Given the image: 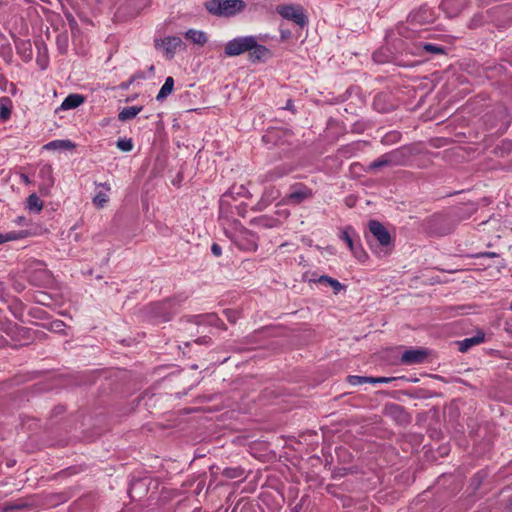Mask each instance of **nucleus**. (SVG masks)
Here are the masks:
<instances>
[{
	"label": "nucleus",
	"mask_w": 512,
	"mask_h": 512,
	"mask_svg": "<svg viewBox=\"0 0 512 512\" xmlns=\"http://www.w3.org/2000/svg\"><path fill=\"white\" fill-rule=\"evenodd\" d=\"M29 315L32 316L33 318L40 320L48 319V313L40 307L31 308L29 311Z\"/></svg>",
	"instance_id": "obj_39"
},
{
	"label": "nucleus",
	"mask_w": 512,
	"mask_h": 512,
	"mask_svg": "<svg viewBox=\"0 0 512 512\" xmlns=\"http://www.w3.org/2000/svg\"><path fill=\"white\" fill-rule=\"evenodd\" d=\"M289 170H286V169H283V168H280V167H277L275 168L271 173V178H280L286 174H288Z\"/></svg>",
	"instance_id": "obj_44"
},
{
	"label": "nucleus",
	"mask_w": 512,
	"mask_h": 512,
	"mask_svg": "<svg viewBox=\"0 0 512 512\" xmlns=\"http://www.w3.org/2000/svg\"><path fill=\"white\" fill-rule=\"evenodd\" d=\"M356 251H357V255H355V256H356L357 258H359L360 260L362 259V256H363L364 258H367V254H366L365 252H363L362 250L358 251V250L356 249Z\"/></svg>",
	"instance_id": "obj_59"
},
{
	"label": "nucleus",
	"mask_w": 512,
	"mask_h": 512,
	"mask_svg": "<svg viewBox=\"0 0 512 512\" xmlns=\"http://www.w3.org/2000/svg\"><path fill=\"white\" fill-rule=\"evenodd\" d=\"M156 402H157V399L155 398V394H152L151 396H149L148 400L146 401V406H148L150 408Z\"/></svg>",
	"instance_id": "obj_53"
},
{
	"label": "nucleus",
	"mask_w": 512,
	"mask_h": 512,
	"mask_svg": "<svg viewBox=\"0 0 512 512\" xmlns=\"http://www.w3.org/2000/svg\"><path fill=\"white\" fill-rule=\"evenodd\" d=\"M245 471L242 467H227L223 469L222 475L228 479L240 478L244 475Z\"/></svg>",
	"instance_id": "obj_27"
},
{
	"label": "nucleus",
	"mask_w": 512,
	"mask_h": 512,
	"mask_svg": "<svg viewBox=\"0 0 512 512\" xmlns=\"http://www.w3.org/2000/svg\"><path fill=\"white\" fill-rule=\"evenodd\" d=\"M31 505L24 501L23 499H19L14 503H3L0 504V512H13L16 510H22L26 508H30Z\"/></svg>",
	"instance_id": "obj_21"
},
{
	"label": "nucleus",
	"mask_w": 512,
	"mask_h": 512,
	"mask_svg": "<svg viewBox=\"0 0 512 512\" xmlns=\"http://www.w3.org/2000/svg\"><path fill=\"white\" fill-rule=\"evenodd\" d=\"M428 354V350L423 348L406 350L402 354L401 361L405 364L423 363L427 358Z\"/></svg>",
	"instance_id": "obj_13"
},
{
	"label": "nucleus",
	"mask_w": 512,
	"mask_h": 512,
	"mask_svg": "<svg viewBox=\"0 0 512 512\" xmlns=\"http://www.w3.org/2000/svg\"><path fill=\"white\" fill-rule=\"evenodd\" d=\"M383 167H391L387 153L383 154L378 159L369 163V165L366 168V171L375 172L376 170L381 169Z\"/></svg>",
	"instance_id": "obj_22"
},
{
	"label": "nucleus",
	"mask_w": 512,
	"mask_h": 512,
	"mask_svg": "<svg viewBox=\"0 0 512 512\" xmlns=\"http://www.w3.org/2000/svg\"><path fill=\"white\" fill-rule=\"evenodd\" d=\"M280 32H281V39L282 40H287L291 36V32L289 30H281Z\"/></svg>",
	"instance_id": "obj_55"
},
{
	"label": "nucleus",
	"mask_w": 512,
	"mask_h": 512,
	"mask_svg": "<svg viewBox=\"0 0 512 512\" xmlns=\"http://www.w3.org/2000/svg\"><path fill=\"white\" fill-rule=\"evenodd\" d=\"M108 201V196L102 192L99 191L93 198V204L98 207L102 208L104 207V204Z\"/></svg>",
	"instance_id": "obj_41"
},
{
	"label": "nucleus",
	"mask_w": 512,
	"mask_h": 512,
	"mask_svg": "<svg viewBox=\"0 0 512 512\" xmlns=\"http://www.w3.org/2000/svg\"><path fill=\"white\" fill-rule=\"evenodd\" d=\"M204 7L213 16L230 18L243 12L247 4L243 0H207Z\"/></svg>",
	"instance_id": "obj_2"
},
{
	"label": "nucleus",
	"mask_w": 512,
	"mask_h": 512,
	"mask_svg": "<svg viewBox=\"0 0 512 512\" xmlns=\"http://www.w3.org/2000/svg\"><path fill=\"white\" fill-rule=\"evenodd\" d=\"M116 145L117 147L124 151V152H129L133 149V143H132V140L131 139H127V138H120L117 140L116 142Z\"/></svg>",
	"instance_id": "obj_37"
},
{
	"label": "nucleus",
	"mask_w": 512,
	"mask_h": 512,
	"mask_svg": "<svg viewBox=\"0 0 512 512\" xmlns=\"http://www.w3.org/2000/svg\"><path fill=\"white\" fill-rule=\"evenodd\" d=\"M347 382L353 386L362 385L365 383L373 384V377L349 375L347 377Z\"/></svg>",
	"instance_id": "obj_29"
},
{
	"label": "nucleus",
	"mask_w": 512,
	"mask_h": 512,
	"mask_svg": "<svg viewBox=\"0 0 512 512\" xmlns=\"http://www.w3.org/2000/svg\"><path fill=\"white\" fill-rule=\"evenodd\" d=\"M347 474V469L346 468H342L340 469L338 472H335L333 473V478H337V477H343Z\"/></svg>",
	"instance_id": "obj_54"
},
{
	"label": "nucleus",
	"mask_w": 512,
	"mask_h": 512,
	"mask_svg": "<svg viewBox=\"0 0 512 512\" xmlns=\"http://www.w3.org/2000/svg\"><path fill=\"white\" fill-rule=\"evenodd\" d=\"M305 501V498H301V500L299 501V503H297L293 509H292V512H300V510L302 509V506H303V503Z\"/></svg>",
	"instance_id": "obj_52"
},
{
	"label": "nucleus",
	"mask_w": 512,
	"mask_h": 512,
	"mask_svg": "<svg viewBox=\"0 0 512 512\" xmlns=\"http://www.w3.org/2000/svg\"><path fill=\"white\" fill-rule=\"evenodd\" d=\"M498 256H499V254L495 253V252H479V253L468 255V257H471V258H482V257L495 258Z\"/></svg>",
	"instance_id": "obj_43"
},
{
	"label": "nucleus",
	"mask_w": 512,
	"mask_h": 512,
	"mask_svg": "<svg viewBox=\"0 0 512 512\" xmlns=\"http://www.w3.org/2000/svg\"><path fill=\"white\" fill-rule=\"evenodd\" d=\"M396 378L394 377H373V384L376 383H390L394 381Z\"/></svg>",
	"instance_id": "obj_47"
},
{
	"label": "nucleus",
	"mask_w": 512,
	"mask_h": 512,
	"mask_svg": "<svg viewBox=\"0 0 512 512\" xmlns=\"http://www.w3.org/2000/svg\"><path fill=\"white\" fill-rule=\"evenodd\" d=\"M211 252L214 256L219 257L222 254V248L219 244L213 243L211 246Z\"/></svg>",
	"instance_id": "obj_49"
},
{
	"label": "nucleus",
	"mask_w": 512,
	"mask_h": 512,
	"mask_svg": "<svg viewBox=\"0 0 512 512\" xmlns=\"http://www.w3.org/2000/svg\"><path fill=\"white\" fill-rule=\"evenodd\" d=\"M40 177L43 179V182H49V185L54 184V178L52 175V167L50 165H44L41 167L39 171Z\"/></svg>",
	"instance_id": "obj_30"
},
{
	"label": "nucleus",
	"mask_w": 512,
	"mask_h": 512,
	"mask_svg": "<svg viewBox=\"0 0 512 512\" xmlns=\"http://www.w3.org/2000/svg\"><path fill=\"white\" fill-rule=\"evenodd\" d=\"M468 216L459 207L451 208L446 213L433 214L427 221L429 230L437 235H447L454 231L455 227Z\"/></svg>",
	"instance_id": "obj_1"
},
{
	"label": "nucleus",
	"mask_w": 512,
	"mask_h": 512,
	"mask_svg": "<svg viewBox=\"0 0 512 512\" xmlns=\"http://www.w3.org/2000/svg\"><path fill=\"white\" fill-rule=\"evenodd\" d=\"M418 151L414 145H404L387 153L391 166H405Z\"/></svg>",
	"instance_id": "obj_6"
},
{
	"label": "nucleus",
	"mask_w": 512,
	"mask_h": 512,
	"mask_svg": "<svg viewBox=\"0 0 512 512\" xmlns=\"http://www.w3.org/2000/svg\"><path fill=\"white\" fill-rule=\"evenodd\" d=\"M70 498L71 494L69 492H60L51 495V500H53L55 504L65 503Z\"/></svg>",
	"instance_id": "obj_40"
},
{
	"label": "nucleus",
	"mask_w": 512,
	"mask_h": 512,
	"mask_svg": "<svg viewBox=\"0 0 512 512\" xmlns=\"http://www.w3.org/2000/svg\"><path fill=\"white\" fill-rule=\"evenodd\" d=\"M255 36H241L228 41L224 46V54L227 57L239 56L248 53Z\"/></svg>",
	"instance_id": "obj_5"
},
{
	"label": "nucleus",
	"mask_w": 512,
	"mask_h": 512,
	"mask_svg": "<svg viewBox=\"0 0 512 512\" xmlns=\"http://www.w3.org/2000/svg\"><path fill=\"white\" fill-rule=\"evenodd\" d=\"M23 237H24V232L23 231H21V232H9V233H5V234L0 233V245L5 243V242H8V241H13V240L21 239Z\"/></svg>",
	"instance_id": "obj_33"
},
{
	"label": "nucleus",
	"mask_w": 512,
	"mask_h": 512,
	"mask_svg": "<svg viewBox=\"0 0 512 512\" xmlns=\"http://www.w3.org/2000/svg\"><path fill=\"white\" fill-rule=\"evenodd\" d=\"M238 512H257V505L251 501L241 499L236 503Z\"/></svg>",
	"instance_id": "obj_28"
},
{
	"label": "nucleus",
	"mask_w": 512,
	"mask_h": 512,
	"mask_svg": "<svg viewBox=\"0 0 512 512\" xmlns=\"http://www.w3.org/2000/svg\"><path fill=\"white\" fill-rule=\"evenodd\" d=\"M194 343L199 345H210L212 343V339L208 336H203L194 340Z\"/></svg>",
	"instance_id": "obj_46"
},
{
	"label": "nucleus",
	"mask_w": 512,
	"mask_h": 512,
	"mask_svg": "<svg viewBox=\"0 0 512 512\" xmlns=\"http://www.w3.org/2000/svg\"><path fill=\"white\" fill-rule=\"evenodd\" d=\"M313 191L302 183H296L291 186L290 191L285 196V200L288 204L299 205L304 201L313 197Z\"/></svg>",
	"instance_id": "obj_7"
},
{
	"label": "nucleus",
	"mask_w": 512,
	"mask_h": 512,
	"mask_svg": "<svg viewBox=\"0 0 512 512\" xmlns=\"http://www.w3.org/2000/svg\"><path fill=\"white\" fill-rule=\"evenodd\" d=\"M411 23L427 24L433 22V13L427 5L420 6L417 10L410 13L408 17Z\"/></svg>",
	"instance_id": "obj_12"
},
{
	"label": "nucleus",
	"mask_w": 512,
	"mask_h": 512,
	"mask_svg": "<svg viewBox=\"0 0 512 512\" xmlns=\"http://www.w3.org/2000/svg\"><path fill=\"white\" fill-rule=\"evenodd\" d=\"M334 487H335V486H334V485H331V484L327 485V486H326V490H327V492H328V493H333V488H334Z\"/></svg>",
	"instance_id": "obj_64"
},
{
	"label": "nucleus",
	"mask_w": 512,
	"mask_h": 512,
	"mask_svg": "<svg viewBox=\"0 0 512 512\" xmlns=\"http://www.w3.org/2000/svg\"><path fill=\"white\" fill-rule=\"evenodd\" d=\"M13 288H14V290H15L16 292L21 293L22 291H24V290H25V285H24V283H22V282H20V281L15 280V281L13 282Z\"/></svg>",
	"instance_id": "obj_50"
},
{
	"label": "nucleus",
	"mask_w": 512,
	"mask_h": 512,
	"mask_svg": "<svg viewBox=\"0 0 512 512\" xmlns=\"http://www.w3.org/2000/svg\"><path fill=\"white\" fill-rule=\"evenodd\" d=\"M422 49L424 52L431 54H445L444 47L432 43H424Z\"/></svg>",
	"instance_id": "obj_34"
},
{
	"label": "nucleus",
	"mask_w": 512,
	"mask_h": 512,
	"mask_svg": "<svg viewBox=\"0 0 512 512\" xmlns=\"http://www.w3.org/2000/svg\"><path fill=\"white\" fill-rule=\"evenodd\" d=\"M53 185H49V182H43V184L40 185L39 191L42 196H47L50 193V188Z\"/></svg>",
	"instance_id": "obj_45"
},
{
	"label": "nucleus",
	"mask_w": 512,
	"mask_h": 512,
	"mask_svg": "<svg viewBox=\"0 0 512 512\" xmlns=\"http://www.w3.org/2000/svg\"><path fill=\"white\" fill-rule=\"evenodd\" d=\"M165 354H171L177 358L184 353L181 351V347L179 345L167 342L165 343Z\"/></svg>",
	"instance_id": "obj_36"
},
{
	"label": "nucleus",
	"mask_w": 512,
	"mask_h": 512,
	"mask_svg": "<svg viewBox=\"0 0 512 512\" xmlns=\"http://www.w3.org/2000/svg\"><path fill=\"white\" fill-rule=\"evenodd\" d=\"M142 77H144V76H143V74H137V75H135L134 77H132L128 82H124V83H122V84L120 85V88H121V89H127V88L130 86V84H131V83H132L136 78H142Z\"/></svg>",
	"instance_id": "obj_51"
},
{
	"label": "nucleus",
	"mask_w": 512,
	"mask_h": 512,
	"mask_svg": "<svg viewBox=\"0 0 512 512\" xmlns=\"http://www.w3.org/2000/svg\"><path fill=\"white\" fill-rule=\"evenodd\" d=\"M28 281L38 287H48L53 283V276L46 268H37L29 271Z\"/></svg>",
	"instance_id": "obj_10"
},
{
	"label": "nucleus",
	"mask_w": 512,
	"mask_h": 512,
	"mask_svg": "<svg viewBox=\"0 0 512 512\" xmlns=\"http://www.w3.org/2000/svg\"><path fill=\"white\" fill-rule=\"evenodd\" d=\"M349 230H352V228L350 226L342 231L340 238L343 241L346 242V244L348 245L349 249L354 253V255H357V251H356V248L354 246L353 239H352V237L349 234Z\"/></svg>",
	"instance_id": "obj_31"
},
{
	"label": "nucleus",
	"mask_w": 512,
	"mask_h": 512,
	"mask_svg": "<svg viewBox=\"0 0 512 512\" xmlns=\"http://www.w3.org/2000/svg\"><path fill=\"white\" fill-rule=\"evenodd\" d=\"M85 102V96L81 94H69L62 102L59 109L70 110L75 109Z\"/></svg>",
	"instance_id": "obj_17"
},
{
	"label": "nucleus",
	"mask_w": 512,
	"mask_h": 512,
	"mask_svg": "<svg viewBox=\"0 0 512 512\" xmlns=\"http://www.w3.org/2000/svg\"><path fill=\"white\" fill-rule=\"evenodd\" d=\"M27 209L34 213H39L43 209V202L36 193H32L27 198Z\"/></svg>",
	"instance_id": "obj_24"
},
{
	"label": "nucleus",
	"mask_w": 512,
	"mask_h": 512,
	"mask_svg": "<svg viewBox=\"0 0 512 512\" xmlns=\"http://www.w3.org/2000/svg\"><path fill=\"white\" fill-rule=\"evenodd\" d=\"M258 247V243L256 239H252L249 241V249L256 250Z\"/></svg>",
	"instance_id": "obj_57"
},
{
	"label": "nucleus",
	"mask_w": 512,
	"mask_h": 512,
	"mask_svg": "<svg viewBox=\"0 0 512 512\" xmlns=\"http://www.w3.org/2000/svg\"><path fill=\"white\" fill-rule=\"evenodd\" d=\"M189 321L195 323L196 325L208 324L226 329L225 324L215 313L193 315L190 317Z\"/></svg>",
	"instance_id": "obj_15"
},
{
	"label": "nucleus",
	"mask_w": 512,
	"mask_h": 512,
	"mask_svg": "<svg viewBox=\"0 0 512 512\" xmlns=\"http://www.w3.org/2000/svg\"><path fill=\"white\" fill-rule=\"evenodd\" d=\"M485 334L482 331H478L477 334L470 338H465L462 341H459V350L461 352H466L469 348L473 347L474 345L480 344L484 341Z\"/></svg>",
	"instance_id": "obj_18"
},
{
	"label": "nucleus",
	"mask_w": 512,
	"mask_h": 512,
	"mask_svg": "<svg viewBox=\"0 0 512 512\" xmlns=\"http://www.w3.org/2000/svg\"><path fill=\"white\" fill-rule=\"evenodd\" d=\"M40 296L42 298L41 299H37V302L40 303V304H45V299L48 297V295L46 293H41Z\"/></svg>",
	"instance_id": "obj_58"
},
{
	"label": "nucleus",
	"mask_w": 512,
	"mask_h": 512,
	"mask_svg": "<svg viewBox=\"0 0 512 512\" xmlns=\"http://www.w3.org/2000/svg\"><path fill=\"white\" fill-rule=\"evenodd\" d=\"M76 145L70 140H54L45 145L46 149L72 150Z\"/></svg>",
	"instance_id": "obj_25"
},
{
	"label": "nucleus",
	"mask_w": 512,
	"mask_h": 512,
	"mask_svg": "<svg viewBox=\"0 0 512 512\" xmlns=\"http://www.w3.org/2000/svg\"><path fill=\"white\" fill-rule=\"evenodd\" d=\"M141 110H142L141 107H136V106L124 107L118 114V119L120 121L131 120V119L135 118Z\"/></svg>",
	"instance_id": "obj_23"
},
{
	"label": "nucleus",
	"mask_w": 512,
	"mask_h": 512,
	"mask_svg": "<svg viewBox=\"0 0 512 512\" xmlns=\"http://www.w3.org/2000/svg\"><path fill=\"white\" fill-rule=\"evenodd\" d=\"M171 317H172L171 314L166 316L165 314L162 313L161 319H162V321H169L171 319Z\"/></svg>",
	"instance_id": "obj_63"
},
{
	"label": "nucleus",
	"mask_w": 512,
	"mask_h": 512,
	"mask_svg": "<svg viewBox=\"0 0 512 512\" xmlns=\"http://www.w3.org/2000/svg\"><path fill=\"white\" fill-rule=\"evenodd\" d=\"M294 134L286 128L272 127L266 130L262 136V142L270 149L278 147L285 149L293 143Z\"/></svg>",
	"instance_id": "obj_3"
},
{
	"label": "nucleus",
	"mask_w": 512,
	"mask_h": 512,
	"mask_svg": "<svg viewBox=\"0 0 512 512\" xmlns=\"http://www.w3.org/2000/svg\"><path fill=\"white\" fill-rule=\"evenodd\" d=\"M157 178L153 177L147 180L144 184V195L142 197V203L144 207H148L149 202L152 201L157 196Z\"/></svg>",
	"instance_id": "obj_16"
},
{
	"label": "nucleus",
	"mask_w": 512,
	"mask_h": 512,
	"mask_svg": "<svg viewBox=\"0 0 512 512\" xmlns=\"http://www.w3.org/2000/svg\"><path fill=\"white\" fill-rule=\"evenodd\" d=\"M272 52L265 45L259 44L257 38L254 37L251 48L248 52V60L251 63H263L271 58Z\"/></svg>",
	"instance_id": "obj_9"
},
{
	"label": "nucleus",
	"mask_w": 512,
	"mask_h": 512,
	"mask_svg": "<svg viewBox=\"0 0 512 512\" xmlns=\"http://www.w3.org/2000/svg\"><path fill=\"white\" fill-rule=\"evenodd\" d=\"M11 115V100L7 97L0 99V120L6 121Z\"/></svg>",
	"instance_id": "obj_26"
},
{
	"label": "nucleus",
	"mask_w": 512,
	"mask_h": 512,
	"mask_svg": "<svg viewBox=\"0 0 512 512\" xmlns=\"http://www.w3.org/2000/svg\"><path fill=\"white\" fill-rule=\"evenodd\" d=\"M64 327L65 323L63 321L54 320L46 328L56 333L65 334Z\"/></svg>",
	"instance_id": "obj_38"
},
{
	"label": "nucleus",
	"mask_w": 512,
	"mask_h": 512,
	"mask_svg": "<svg viewBox=\"0 0 512 512\" xmlns=\"http://www.w3.org/2000/svg\"><path fill=\"white\" fill-rule=\"evenodd\" d=\"M485 22H486V17L482 13H477L469 21L468 27L470 29H476V28L483 26V24Z\"/></svg>",
	"instance_id": "obj_32"
},
{
	"label": "nucleus",
	"mask_w": 512,
	"mask_h": 512,
	"mask_svg": "<svg viewBox=\"0 0 512 512\" xmlns=\"http://www.w3.org/2000/svg\"><path fill=\"white\" fill-rule=\"evenodd\" d=\"M285 109L292 110L293 109V102L292 100H288Z\"/></svg>",
	"instance_id": "obj_61"
},
{
	"label": "nucleus",
	"mask_w": 512,
	"mask_h": 512,
	"mask_svg": "<svg viewBox=\"0 0 512 512\" xmlns=\"http://www.w3.org/2000/svg\"><path fill=\"white\" fill-rule=\"evenodd\" d=\"M174 88V79L169 76L166 78L165 83L162 85V99L170 95Z\"/></svg>",
	"instance_id": "obj_35"
},
{
	"label": "nucleus",
	"mask_w": 512,
	"mask_h": 512,
	"mask_svg": "<svg viewBox=\"0 0 512 512\" xmlns=\"http://www.w3.org/2000/svg\"><path fill=\"white\" fill-rule=\"evenodd\" d=\"M54 412H55V414L63 413L64 412V407L63 406H56L55 409H54Z\"/></svg>",
	"instance_id": "obj_60"
},
{
	"label": "nucleus",
	"mask_w": 512,
	"mask_h": 512,
	"mask_svg": "<svg viewBox=\"0 0 512 512\" xmlns=\"http://www.w3.org/2000/svg\"><path fill=\"white\" fill-rule=\"evenodd\" d=\"M185 38L200 46H204L208 41V37L205 32L194 29H189L185 33Z\"/></svg>",
	"instance_id": "obj_20"
},
{
	"label": "nucleus",
	"mask_w": 512,
	"mask_h": 512,
	"mask_svg": "<svg viewBox=\"0 0 512 512\" xmlns=\"http://www.w3.org/2000/svg\"><path fill=\"white\" fill-rule=\"evenodd\" d=\"M310 281L329 285L332 287L334 294H338L341 290L345 289V286L341 284L337 279H334L328 275H321L317 279H311Z\"/></svg>",
	"instance_id": "obj_19"
},
{
	"label": "nucleus",
	"mask_w": 512,
	"mask_h": 512,
	"mask_svg": "<svg viewBox=\"0 0 512 512\" xmlns=\"http://www.w3.org/2000/svg\"><path fill=\"white\" fill-rule=\"evenodd\" d=\"M162 47L168 59H172L177 49H185L186 45L178 36H169L162 39Z\"/></svg>",
	"instance_id": "obj_14"
},
{
	"label": "nucleus",
	"mask_w": 512,
	"mask_h": 512,
	"mask_svg": "<svg viewBox=\"0 0 512 512\" xmlns=\"http://www.w3.org/2000/svg\"><path fill=\"white\" fill-rule=\"evenodd\" d=\"M368 228L381 246L385 247L391 244V235L381 222L377 220H370L368 222Z\"/></svg>",
	"instance_id": "obj_11"
},
{
	"label": "nucleus",
	"mask_w": 512,
	"mask_h": 512,
	"mask_svg": "<svg viewBox=\"0 0 512 512\" xmlns=\"http://www.w3.org/2000/svg\"><path fill=\"white\" fill-rule=\"evenodd\" d=\"M172 301H173V300H171V299H167V300H165V301H162V308H163L164 306H166V305H167V306H171Z\"/></svg>",
	"instance_id": "obj_62"
},
{
	"label": "nucleus",
	"mask_w": 512,
	"mask_h": 512,
	"mask_svg": "<svg viewBox=\"0 0 512 512\" xmlns=\"http://www.w3.org/2000/svg\"><path fill=\"white\" fill-rule=\"evenodd\" d=\"M277 13L284 19L293 21L300 27H304L308 24V18L304 14V9L300 5H279L276 8Z\"/></svg>",
	"instance_id": "obj_4"
},
{
	"label": "nucleus",
	"mask_w": 512,
	"mask_h": 512,
	"mask_svg": "<svg viewBox=\"0 0 512 512\" xmlns=\"http://www.w3.org/2000/svg\"><path fill=\"white\" fill-rule=\"evenodd\" d=\"M182 180H183V173H182V171H178L176 176L172 177L171 183L174 186L178 187L180 185V183L182 182Z\"/></svg>",
	"instance_id": "obj_48"
},
{
	"label": "nucleus",
	"mask_w": 512,
	"mask_h": 512,
	"mask_svg": "<svg viewBox=\"0 0 512 512\" xmlns=\"http://www.w3.org/2000/svg\"><path fill=\"white\" fill-rule=\"evenodd\" d=\"M20 178H21L22 182L25 183L26 185L31 183L29 176L25 173L20 174Z\"/></svg>",
	"instance_id": "obj_56"
},
{
	"label": "nucleus",
	"mask_w": 512,
	"mask_h": 512,
	"mask_svg": "<svg viewBox=\"0 0 512 512\" xmlns=\"http://www.w3.org/2000/svg\"><path fill=\"white\" fill-rule=\"evenodd\" d=\"M384 414L401 426H406L411 423V415L405 410L403 406L399 404H386L384 408Z\"/></svg>",
	"instance_id": "obj_8"
},
{
	"label": "nucleus",
	"mask_w": 512,
	"mask_h": 512,
	"mask_svg": "<svg viewBox=\"0 0 512 512\" xmlns=\"http://www.w3.org/2000/svg\"><path fill=\"white\" fill-rule=\"evenodd\" d=\"M12 314L15 316V318L22 321V304L18 301H16L14 307L9 306Z\"/></svg>",
	"instance_id": "obj_42"
}]
</instances>
